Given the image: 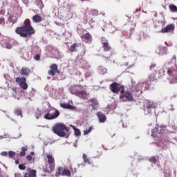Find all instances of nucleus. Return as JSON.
I'll return each instance as SVG.
<instances>
[{"instance_id":"47","label":"nucleus","mask_w":177,"mask_h":177,"mask_svg":"<svg viewBox=\"0 0 177 177\" xmlns=\"http://www.w3.org/2000/svg\"><path fill=\"white\" fill-rule=\"evenodd\" d=\"M12 91H13L15 93H17V88L16 87L12 88Z\"/></svg>"},{"instance_id":"48","label":"nucleus","mask_w":177,"mask_h":177,"mask_svg":"<svg viewBox=\"0 0 177 177\" xmlns=\"http://www.w3.org/2000/svg\"><path fill=\"white\" fill-rule=\"evenodd\" d=\"M157 131H158V128H155L153 129V133H154V132H157Z\"/></svg>"},{"instance_id":"55","label":"nucleus","mask_w":177,"mask_h":177,"mask_svg":"<svg viewBox=\"0 0 177 177\" xmlns=\"http://www.w3.org/2000/svg\"><path fill=\"white\" fill-rule=\"evenodd\" d=\"M156 135H157V133H155V136H156Z\"/></svg>"},{"instance_id":"57","label":"nucleus","mask_w":177,"mask_h":177,"mask_svg":"<svg viewBox=\"0 0 177 177\" xmlns=\"http://www.w3.org/2000/svg\"><path fill=\"white\" fill-rule=\"evenodd\" d=\"M171 110H174V109H172Z\"/></svg>"},{"instance_id":"39","label":"nucleus","mask_w":177,"mask_h":177,"mask_svg":"<svg viewBox=\"0 0 177 177\" xmlns=\"http://www.w3.org/2000/svg\"><path fill=\"white\" fill-rule=\"evenodd\" d=\"M149 81H151V82H153V81H154L155 80H156V75H149Z\"/></svg>"},{"instance_id":"5","label":"nucleus","mask_w":177,"mask_h":177,"mask_svg":"<svg viewBox=\"0 0 177 177\" xmlns=\"http://www.w3.org/2000/svg\"><path fill=\"white\" fill-rule=\"evenodd\" d=\"M66 130L67 127L64 125V124L62 123H58L53 127V132L61 138L66 136V132L64 131Z\"/></svg>"},{"instance_id":"25","label":"nucleus","mask_w":177,"mask_h":177,"mask_svg":"<svg viewBox=\"0 0 177 177\" xmlns=\"http://www.w3.org/2000/svg\"><path fill=\"white\" fill-rule=\"evenodd\" d=\"M50 70H53L57 74H60V71L57 69V64H53L50 66Z\"/></svg>"},{"instance_id":"2","label":"nucleus","mask_w":177,"mask_h":177,"mask_svg":"<svg viewBox=\"0 0 177 177\" xmlns=\"http://www.w3.org/2000/svg\"><path fill=\"white\" fill-rule=\"evenodd\" d=\"M69 91L72 95H75V96H77V97L83 99V100H86V99H88V94L86 91H84V87L81 85L76 84L72 86L69 88Z\"/></svg>"},{"instance_id":"3","label":"nucleus","mask_w":177,"mask_h":177,"mask_svg":"<svg viewBox=\"0 0 177 177\" xmlns=\"http://www.w3.org/2000/svg\"><path fill=\"white\" fill-rule=\"evenodd\" d=\"M167 80L170 84H177V66L167 68Z\"/></svg>"},{"instance_id":"51","label":"nucleus","mask_w":177,"mask_h":177,"mask_svg":"<svg viewBox=\"0 0 177 177\" xmlns=\"http://www.w3.org/2000/svg\"><path fill=\"white\" fill-rule=\"evenodd\" d=\"M34 154H35V153H34V151L30 152V156H34Z\"/></svg>"},{"instance_id":"7","label":"nucleus","mask_w":177,"mask_h":177,"mask_svg":"<svg viewBox=\"0 0 177 177\" xmlns=\"http://www.w3.org/2000/svg\"><path fill=\"white\" fill-rule=\"evenodd\" d=\"M109 88L113 92V93H120L122 91H124L125 89V86L121 85L118 82H113L110 84Z\"/></svg>"},{"instance_id":"8","label":"nucleus","mask_w":177,"mask_h":177,"mask_svg":"<svg viewBox=\"0 0 177 177\" xmlns=\"http://www.w3.org/2000/svg\"><path fill=\"white\" fill-rule=\"evenodd\" d=\"M46 158L48 165V172L49 174H50V172H53V171H55V168L56 167V163L55 162V158L51 154H47Z\"/></svg>"},{"instance_id":"19","label":"nucleus","mask_w":177,"mask_h":177,"mask_svg":"<svg viewBox=\"0 0 177 177\" xmlns=\"http://www.w3.org/2000/svg\"><path fill=\"white\" fill-rule=\"evenodd\" d=\"M82 158L85 164H88V165H91V164H93V162L91 161V158H88V156H86V154L84 153Z\"/></svg>"},{"instance_id":"9","label":"nucleus","mask_w":177,"mask_h":177,"mask_svg":"<svg viewBox=\"0 0 177 177\" xmlns=\"http://www.w3.org/2000/svg\"><path fill=\"white\" fill-rule=\"evenodd\" d=\"M27 79L26 77H16L15 82L18 84V85L21 88V89H24V91H27L28 89V84H27Z\"/></svg>"},{"instance_id":"23","label":"nucleus","mask_w":177,"mask_h":177,"mask_svg":"<svg viewBox=\"0 0 177 177\" xmlns=\"http://www.w3.org/2000/svg\"><path fill=\"white\" fill-rule=\"evenodd\" d=\"M8 21L10 23H12V24H15V23H17V17L16 16H10L8 17Z\"/></svg>"},{"instance_id":"43","label":"nucleus","mask_w":177,"mask_h":177,"mask_svg":"<svg viewBox=\"0 0 177 177\" xmlns=\"http://www.w3.org/2000/svg\"><path fill=\"white\" fill-rule=\"evenodd\" d=\"M20 157H24V156H26V152H24V151H21L19 153Z\"/></svg>"},{"instance_id":"54","label":"nucleus","mask_w":177,"mask_h":177,"mask_svg":"<svg viewBox=\"0 0 177 177\" xmlns=\"http://www.w3.org/2000/svg\"><path fill=\"white\" fill-rule=\"evenodd\" d=\"M51 115H55V112L51 113Z\"/></svg>"},{"instance_id":"15","label":"nucleus","mask_w":177,"mask_h":177,"mask_svg":"<svg viewBox=\"0 0 177 177\" xmlns=\"http://www.w3.org/2000/svg\"><path fill=\"white\" fill-rule=\"evenodd\" d=\"M80 38L84 41V42H86V44H89V42H92V35H91L89 32L87 33H83Z\"/></svg>"},{"instance_id":"16","label":"nucleus","mask_w":177,"mask_h":177,"mask_svg":"<svg viewBox=\"0 0 177 177\" xmlns=\"http://www.w3.org/2000/svg\"><path fill=\"white\" fill-rule=\"evenodd\" d=\"M175 30V25L174 24H169L165 28H162L161 32L167 33V32H171Z\"/></svg>"},{"instance_id":"35","label":"nucleus","mask_w":177,"mask_h":177,"mask_svg":"<svg viewBox=\"0 0 177 177\" xmlns=\"http://www.w3.org/2000/svg\"><path fill=\"white\" fill-rule=\"evenodd\" d=\"M74 131H75V136H81V131H80V129H78L77 128H74Z\"/></svg>"},{"instance_id":"56","label":"nucleus","mask_w":177,"mask_h":177,"mask_svg":"<svg viewBox=\"0 0 177 177\" xmlns=\"http://www.w3.org/2000/svg\"><path fill=\"white\" fill-rule=\"evenodd\" d=\"M84 55H85V52H84Z\"/></svg>"},{"instance_id":"1","label":"nucleus","mask_w":177,"mask_h":177,"mask_svg":"<svg viewBox=\"0 0 177 177\" xmlns=\"http://www.w3.org/2000/svg\"><path fill=\"white\" fill-rule=\"evenodd\" d=\"M15 32L22 38L30 39L35 34V30L31 26V21L30 19H26L24 22V26L17 27L15 29Z\"/></svg>"},{"instance_id":"41","label":"nucleus","mask_w":177,"mask_h":177,"mask_svg":"<svg viewBox=\"0 0 177 177\" xmlns=\"http://www.w3.org/2000/svg\"><path fill=\"white\" fill-rule=\"evenodd\" d=\"M26 160H27V161H32V156H31V155L26 156Z\"/></svg>"},{"instance_id":"32","label":"nucleus","mask_w":177,"mask_h":177,"mask_svg":"<svg viewBox=\"0 0 177 177\" xmlns=\"http://www.w3.org/2000/svg\"><path fill=\"white\" fill-rule=\"evenodd\" d=\"M91 15L93 16H99V11L96 9L91 10Z\"/></svg>"},{"instance_id":"18","label":"nucleus","mask_w":177,"mask_h":177,"mask_svg":"<svg viewBox=\"0 0 177 177\" xmlns=\"http://www.w3.org/2000/svg\"><path fill=\"white\" fill-rule=\"evenodd\" d=\"M60 107H62V109H66L67 110H75V106L66 103H60Z\"/></svg>"},{"instance_id":"45","label":"nucleus","mask_w":177,"mask_h":177,"mask_svg":"<svg viewBox=\"0 0 177 177\" xmlns=\"http://www.w3.org/2000/svg\"><path fill=\"white\" fill-rule=\"evenodd\" d=\"M15 177H23V176L21 174V173H15Z\"/></svg>"},{"instance_id":"4","label":"nucleus","mask_w":177,"mask_h":177,"mask_svg":"<svg viewBox=\"0 0 177 177\" xmlns=\"http://www.w3.org/2000/svg\"><path fill=\"white\" fill-rule=\"evenodd\" d=\"M156 107H157V103L146 100L143 102L142 110H144L145 114L147 115L148 114H151V111Z\"/></svg>"},{"instance_id":"49","label":"nucleus","mask_w":177,"mask_h":177,"mask_svg":"<svg viewBox=\"0 0 177 177\" xmlns=\"http://www.w3.org/2000/svg\"><path fill=\"white\" fill-rule=\"evenodd\" d=\"M142 84H139L137 85V87L140 88V86H142Z\"/></svg>"},{"instance_id":"21","label":"nucleus","mask_w":177,"mask_h":177,"mask_svg":"<svg viewBox=\"0 0 177 177\" xmlns=\"http://www.w3.org/2000/svg\"><path fill=\"white\" fill-rule=\"evenodd\" d=\"M32 21L34 23H41L42 21V17L36 15L32 17Z\"/></svg>"},{"instance_id":"17","label":"nucleus","mask_w":177,"mask_h":177,"mask_svg":"<svg viewBox=\"0 0 177 177\" xmlns=\"http://www.w3.org/2000/svg\"><path fill=\"white\" fill-rule=\"evenodd\" d=\"M96 115L100 122H106L107 118H106V115H104V113H103L102 112H97Z\"/></svg>"},{"instance_id":"40","label":"nucleus","mask_w":177,"mask_h":177,"mask_svg":"<svg viewBox=\"0 0 177 177\" xmlns=\"http://www.w3.org/2000/svg\"><path fill=\"white\" fill-rule=\"evenodd\" d=\"M34 59H35V60H37V61L40 60V59H41V55H40L39 54H37V55L34 57Z\"/></svg>"},{"instance_id":"50","label":"nucleus","mask_w":177,"mask_h":177,"mask_svg":"<svg viewBox=\"0 0 177 177\" xmlns=\"http://www.w3.org/2000/svg\"><path fill=\"white\" fill-rule=\"evenodd\" d=\"M15 164H17V165L19 164V160H15Z\"/></svg>"},{"instance_id":"37","label":"nucleus","mask_w":177,"mask_h":177,"mask_svg":"<svg viewBox=\"0 0 177 177\" xmlns=\"http://www.w3.org/2000/svg\"><path fill=\"white\" fill-rule=\"evenodd\" d=\"M19 169L21 170V171H24L26 170V165L25 164H21V165H19Z\"/></svg>"},{"instance_id":"24","label":"nucleus","mask_w":177,"mask_h":177,"mask_svg":"<svg viewBox=\"0 0 177 177\" xmlns=\"http://www.w3.org/2000/svg\"><path fill=\"white\" fill-rule=\"evenodd\" d=\"M35 117L37 118V120H39L42 117L41 111H39V109H37L35 111Z\"/></svg>"},{"instance_id":"11","label":"nucleus","mask_w":177,"mask_h":177,"mask_svg":"<svg viewBox=\"0 0 177 177\" xmlns=\"http://www.w3.org/2000/svg\"><path fill=\"white\" fill-rule=\"evenodd\" d=\"M53 110L55 111V115H52L50 111H48V112L44 115L45 120H55V118H57L59 115H60V112H59V110L56 109L55 108H54Z\"/></svg>"},{"instance_id":"28","label":"nucleus","mask_w":177,"mask_h":177,"mask_svg":"<svg viewBox=\"0 0 177 177\" xmlns=\"http://www.w3.org/2000/svg\"><path fill=\"white\" fill-rule=\"evenodd\" d=\"M15 114H16V115H20L21 118L23 117V112L21 111V109H17L14 111Z\"/></svg>"},{"instance_id":"30","label":"nucleus","mask_w":177,"mask_h":177,"mask_svg":"<svg viewBox=\"0 0 177 177\" xmlns=\"http://www.w3.org/2000/svg\"><path fill=\"white\" fill-rule=\"evenodd\" d=\"M70 52H76L77 51V44L74 43L71 46V48L69 49Z\"/></svg>"},{"instance_id":"12","label":"nucleus","mask_w":177,"mask_h":177,"mask_svg":"<svg viewBox=\"0 0 177 177\" xmlns=\"http://www.w3.org/2000/svg\"><path fill=\"white\" fill-rule=\"evenodd\" d=\"M24 177H37V170L28 167L24 172Z\"/></svg>"},{"instance_id":"27","label":"nucleus","mask_w":177,"mask_h":177,"mask_svg":"<svg viewBox=\"0 0 177 177\" xmlns=\"http://www.w3.org/2000/svg\"><path fill=\"white\" fill-rule=\"evenodd\" d=\"M63 167H58L57 171L55 172V176L58 177L62 176V172H63Z\"/></svg>"},{"instance_id":"26","label":"nucleus","mask_w":177,"mask_h":177,"mask_svg":"<svg viewBox=\"0 0 177 177\" xmlns=\"http://www.w3.org/2000/svg\"><path fill=\"white\" fill-rule=\"evenodd\" d=\"M149 70L151 71H157V70H158V67H157V64L156 63H152L150 66H149Z\"/></svg>"},{"instance_id":"53","label":"nucleus","mask_w":177,"mask_h":177,"mask_svg":"<svg viewBox=\"0 0 177 177\" xmlns=\"http://www.w3.org/2000/svg\"><path fill=\"white\" fill-rule=\"evenodd\" d=\"M129 63V62L125 63V64H124V66H128Z\"/></svg>"},{"instance_id":"36","label":"nucleus","mask_w":177,"mask_h":177,"mask_svg":"<svg viewBox=\"0 0 177 177\" xmlns=\"http://www.w3.org/2000/svg\"><path fill=\"white\" fill-rule=\"evenodd\" d=\"M92 129L93 127H90L88 129H86V130H84V135H88V133H91V132H92Z\"/></svg>"},{"instance_id":"38","label":"nucleus","mask_w":177,"mask_h":177,"mask_svg":"<svg viewBox=\"0 0 177 177\" xmlns=\"http://www.w3.org/2000/svg\"><path fill=\"white\" fill-rule=\"evenodd\" d=\"M56 74V71H53V69H50L48 71V75H55Z\"/></svg>"},{"instance_id":"14","label":"nucleus","mask_w":177,"mask_h":177,"mask_svg":"<svg viewBox=\"0 0 177 177\" xmlns=\"http://www.w3.org/2000/svg\"><path fill=\"white\" fill-rule=\"evenodd\" d=\"M88 103L92 107L93 110H97L99 107V101L96 98H91L88 100Z\"/></svg>"},{"instance_id":"52","label":"nucleus","mask_w":177,"mask_h":177,"mask_svg":"<svg viewBox=\"0 0 177 177\" xmlns=\"http://www.w3.org/2000/svg\"><path fill=\"white\" fill-rule=\"evenodd\" d=\"M137 92H140V93H142V90H137Z\"/></svg>"},{"instance_id":"46","label":"nucleus","mask_w":177,"mask_h":177,"mask_svg":"<svg viewBox=\"0 0 177 177\" xmlns=\"http://www.w3.org/2000/svg\"><path fill=\"white\" fill-rule=\"evenodd\" d=\"M21 150H22V151H24V152L27 151V150H28L27 146L22 147Z\"/></svg>"},{"instance_id":"22","label":"nucleus","mask_w":177,"mask_h":177,"mask_svg":"<svg viewBox=\"0 0 177 177\" xmlns=\"http://www.w3.org/2000/svg\"><path fill=\"white\" fill-rule=\"evenodd\" d=\"M62 176H71V171L67 169H63L62 171Z\"/></svg>"},{"instance_id":"34","label":"nucleus","mask_w":177,"mask_h":177,"mask_svg":"<svg viewBox=\"0 0 177 177\" xmlns=\"http://www.w3.org/2000/svg\"><path fill=\"white\" fill-rule=\"evenodd\" d=\"M86 61H85L84 58L80 59V66L82 68L85 67L84 64H86Z\"/></svg>"},{"instance_id":"20","label":"nucleus","mask_w":177,"mask_h":177,"mask_svg":"<svg viewBox=\"0 0 177 177\" xmlns=\"http://www.w3.org/2000/svg\"><path fill=\"white\" fill-rule=\"evenodd\" d=\"M31 73V71L28 68H22L20 71L21 75H28Z\"/></svg>"},{"instance_id":"42","label":"nucleus","mask_w":177,"mask_h":177,"mask_svg":"<svg viewBox=\"0 0 177 177\" xmlns=\"http://www.w3.org/2000/svg\"><path fill=\"white\" fill-rule=\"evenodd\" d=\"M1 156H3V157H6V156H8V152L6 151L1 152Z\"/></svg>"},{"instance_id":"33","label":"nucleus","mask_w":177,"mask_h":177,"mask_svg":"<svg viewBox=\"0 0 177 177\" xmlns=\"http://www.w3.org/2000/svg\"><path fill=\"white\" fill-rule=\"evenodd\" d=\"M15 156H16V152H15L13 151H10L8 152V157L10 158H13V157H15Z\"/></svg>"},{"instance_id":"6","label":"nucleus","mask_w":177,"mask_h":177,"mask_svg":"<svg viewBox=\"0 0 177 177\" xmlns=\"http://www.w3.org/2000/svg\"><path fill=\"white\" fill-rule=\"evenodd\" d=\"M119 99L120 102H132L133 100V95L132 92L129 91H125V89H123L120 92Z\"/></svg>"},{"instance_id":"10","label":"nucleus","mask_w":177,"mask_h":177,"mask_svg":"<svg viewBox=\"0 0 177 177\" xmlns=\"http://www.w3.org/2000/svg\"><path fill=\"white\" fill-rule=\"evenodd\" d=\"M101 44H102V48H103L104 52H110L112 48L110 45V43H109V40L107 39L102 37L101 39Z\"/></svg>"},{"instance_id":"44","label":"nucleus","mask_w":177,"mask_h":177,"mask_svg":"<svg viewBox=\"0 0 177 177\" xmlns=\"http://www.w3.org/2000/svg\"><path fill=\"white\" fill-rule=\"evenodd\" d=\"M0 24H5V19L0 18Z\"/></svg>"},{"instance_id":"13","label":"nucleus","mask_w":177,"mask_h":177,"mask_svg":"<svg viewBox=\"0 0 177 177\" xmlns=\"http://www.w3.org/2000/svg\"><path fill=\"white\" fill-rule=\"evenodd\" d=\"M156 53L160 56H164V55H167L168 53V48L159 46L156 50Z\"/></svg>"},{"instance_id":"29","label":"nucleus","mask_w":177,"mask_h":177,"mask_svg":"<svg viewBox=\"0 0 177 177\" xmlns=\"http://www.w3.org/2000/svg\"><path fill=\"white\" fill-rule=\"evenodd\" d=\"M158 156H152L149 158V162L152 164H156L158 161Z\"/></svg>"},{"instance_id":"31","label":"nucleus","mask_w":177,"mask_h":177,"mask_svg":"<svg viewBox=\"0 0 177 177\" xmlns=\"http://www.w3.org/2000/svg\"><path fill=\"white\" fill-rule=\"evenodd\" d=\"M169 8L171 12H177V7L174 4H171L169 6Z\"/></svg>"}]
</instances>
